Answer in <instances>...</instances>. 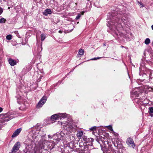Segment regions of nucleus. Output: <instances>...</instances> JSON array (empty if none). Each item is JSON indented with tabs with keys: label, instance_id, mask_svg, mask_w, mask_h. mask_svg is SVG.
<instances>
[{
	"label": "nucleus",
	"instance_id": "obj_1",
	"mask_svg": "<svg viewBox=\"0 0 153 153\" xmlns=\"http://www.w3.org/2000/svg\"><path fill=\"white\" fill-rule=\"evenodd\" d=\"M67 145L64 150L67 153H90L89 151L85 152L88 147L85 143H79V147L77 148L73 142H70Z\"/></svg>",
	"mask_w": 153,
	"mask_h": 153
},
{
	"label": "nucleus",
	"instance_id": "obj_2",
	"mask_svg": "<svg viewBox=\"0 0 153 153\" xmlns=\"http://www.w3.org/2000/svg\"><path fill=\"white\" fill-rule=\"evenodd\" d=\"M117 20H110L108 22L107 24V26L109 27L111 30H113L115 31L116 35L118 38H120L123 36V34L120 32H118L117 33L116 31V30H117L118 31V29L117 28V27H120L122 26L120 24L118 23Z\"/></svg>",
	"mask_w": 153,
	"mask_h": 153
},
{
	"label": "nucleus",
	"instance_id": "obj_3",
	"mask_svg": "<svg viewBox=\"0 0 153 153\" xmlns=\"http://www.w3.org/2000/svg\"><path fill=\"white\" fill-rule=\"evenodd\" d=\"M15 114L13 112H8L6 113L0 114V123H3L7 122L15 118Z\"/></svg>",
	"mask_w": 153,
	"mask_h": 153
},
{
	"label": "nucleus",
	"instance_id": "obj_4",
	"mask_svg": "<svg viewBox=\"0 0 153 153\" xmlns=\"http://www.w3.org/2000/svg\"><path fill=\"white\" fill-rule=\"evenodd\" d=\"M65 136V134L62 131H60L58 132L53 135V140H56V143H58L60 140L64 139Z\"/></svg>",
	"mask_w": 153,
	"mask_h": 153
},
{
	"label": "nucleus",
	"instance_id": "obj_5",
	"mask_svg": "<svg viewBox=\"0 0 153 153\" xmlns=\"http://www.w3.org/2000/svg\"><path fill=\"white\" fill-rule=\"evenodd\" d=\"M47 100V97L45 96H44L40 101L39 102L37 105L36 107L38 108H40L44 105Z\"/></svg>",
	"mask_w": 153,
	"mask_h": 153
},
{
	"label": "nucleus",
	"instance_id": "obj_6",
	"mask_svg": "<svg viewBox=\"0 0 153 153\" xmlns=\"http://www.w3.org/2000/svg\"><path fill=\"white\" fill-rule=\"evenodd\" d=\"M126 143L128 145L131 146L133 148L135 147V145L134 144L133 140V139L131 137H129L127 139Z\"/></svg>",
	"mask_w": 153,
	"mask_h": 153
},
{
	"label": "nucleus",
	"instance_id": "obj_7",
	"mask_svg": "<svg viewBox=\"0 0 153 153\" xmlns=\"http://www.w3.org/2000/svg\"><path fill=\"white\" fill-rule=\"evenodd\" d=\"M20 147V143L19 142H17L15 144L12 149L11 153H13L16 151H18Z\"/></svg>",
	"mask_w": 153,
	"mask_h": 153
},
{
	"label": "nucleus",
	"instance_id": "obj_8",
	"mask_svg": "<svg viewBox=\"0 0 153 153\" xmlns=\"http://www.w3.org/2000/svg\"><path fill=\"white\" fill-rule=\"evenodd\" d=\"M140 93L139 90L138 89L137 91H133L131 93V97L132 98H136L139 96L140 94Z\"/></svg>",
	"mask_w": 153,
	"mask_h": 153
},
{
	"label": "nucleus",
	"instance_id": "obj_9",
	"mask_svg": "<svg viewBox=\"0 0 153 153\" xmlns=\"http://www.w3.org/2000/svg\"><path fill=\"white\" fill-rule=\"evenodd\" d=\"M22 130L21 128H19L16 129L12 135V137L14 138L17 136L20 133Z\"/></svg>",
	"mask_w": 153,
	"mask_h": 153
},
{
	"label": "nucleus",
	"instance_id": "obj_10",
	"mask_svg": "<svg viewBox=\"0 0 153 153\" xmlns=\"http://www.w3.org/2000/svg\"><path fill=\"white\" fill-rule=\"evenodd\" d=\"M51 119L53 121L59 119V114H58L53 115L51 117Z\"/></svg>",
	"mask_w": 153,
	"mask_h": 153
},
{
	"label": "nucleus",
	"instance_id": "obj_11",
	"mask_svg": "<svg viewBox=\"0 0 153 153\" xmlns=\"http://www.w3.org/2000/svg\"><path fill=\"white\" fill-rule=\"evenodd\" d=\"M9 62L11 66H14L16 64V61L11 58L9 59Z\"/></svg>",
	"mask_w": 153,
	"mask_h": 153
},
{
	"label": "nucleus",
	"instance_id": "obj_12",
	"mask_svg": "<svg viewBox=\"0 0 153 153\" xmlns=\"http://www.w3.org/2000/svg\"><path fill=\"white\" fill-rule=\"evenodd\" d=\"M83 139L84 140L86 141V143L88 142L89 141L92 142L94 141V140L92 138H88L86 137L83 136Z\"/></svg>",
	"mask_w": 153,
	"mask_h": 153
},
{
	"label": "nucleus",
	"instance_id": "obj_13",
	"mask_svg": "<svg viewBox=\"0 0 153 153\" xmlns=\"http://www.w3.org/2000/svg\"><path fill=\"white\" fill-rule=\"evenodd\" d=\"M52 13L51 10L49 9H46L44 12L43 14L45 16H47L48 14H51Z\"/></svg>",
	"mask_w": 153,
	"mask_h": 153
},
{
	"label": "nucleus",
	"instance_id": "obj_14",
	"mask_svg": "<svg viewBox=\"0 0 153 153\" xmlns=\"http://www.w3.org/2000/svg\"><path fill=\"white\" fill-rule=\"evenodd\" d=\"M59 119L62 118H65L67 117V114L65 113L60 114L59 113Z\"/></svg>",
	"mask_w": 153,
	"mask_h": 153
},
{
	"label": "nucleus",
	"instance_id": "obj_15",
	"mask_svg": "<svg viewBox=\"0 0 153 153\" xmlns=\"http://www.w3.org/2000/svg\"><path fill=\"white\" fill-rule=\"evenodd\" d=\"M85 13L84 11H82V12L78 13L77 16L75 18V19H79L80 18L81 16L83 15Z\"/></svg>",
	"mask_w": 153,
	"mask_h": 153
},
{
	"label": "nucleus",
	"instance_id": "obj_16",
	"mask_svg": "<svg viewBox=\"0 0 153 153\" xmlns=\"http://www.w3.org/2000/svg\"><path fill=\"white\" fill-rule=\"evenodd\" d=\"M149 114L151 117H153V107H149Z\"/></svg>",
	"mask_w": 153,
	"mask_h": 153
},
{
	"label": "nucleus",
	"instance_id": "obj_17",
	"mask_svg": "<svg viewBox=\"0 0 153 153\" xmlns=\"http://www.w3.org/2000/svg\"><path fill=\"white\" fill-rule=\"evenodd\" d=\"M83 134V131H80L77 132L76 134V136L77 137L80 138L82 137Z\"/></svg>",
	"mask_w": 153,
	"mask_h": 153
},
{
	"label": "nucleus",
	"instance_id": "obj_18",
	"mask_svg": "<svg viewBox=\"0 0 153 153\" xmlns=\"http://www.w3.org/2000/svg\"><path fill=\"white\" fill-rule=\"evenodd\" d=\"M120 144L118 145L117 146L116 145V144H115V143H114V145L115 146L117 147V149H122L123 147V146L121 143H120Z\"/></svg>",
	"mask_w": 153,
	"mask_h": 153
},
{
	"label": "nucleus",
	"instance_id": "obj_19",
	"mask_svg": "<svg viewBox=\"0 0 153 153\" xmlns=\"http://www.w3.org/2000/svg\"><path fill=\"white\" fill-rule=\"evenodd\" d=\"M52 143L51 146H50L49 147V148L51 150L53 149V148H54L55 145H56L55 143L53 141H52Z\"/></svg>",
	"mask_w": 153,
	"mask_h": 153
},
{
	"label": "nucleus",
	"instance_id": "obj_20",
	"mask_svg": "<svg viewBox=\"0 0 153 153\" xmlns=\"http://www.w3.org/2000/svg\"><path fill=\"white\" fill-rule=\"evenodd\" d=\"M150 42V40L149 38H146L144 41V43L146 45H148L149 44Z\"/></svg>",
	"mask_w": 153,
	"mask_h": 153
},
{
	"label": "nucleus",
	"instance_id": "obj_21",
	"mask_svg": "<svg viewBox=\"0 0 153 153\" xmlns=\"http://www.w3.org/2000/svg\"><path fill=\"white\" fill-rule=\"evenodd\" d=\"M17 100V102L18 103H19V102H21V97L20 95H18L16 97Z\"/></svg>",
	"mask_w": 153,
	"mask_h": 153
},
{
	"label": "nucleus",
	"instance_id": "obj_22",
	"mask_svg": "<svg viewBox=\"0 0 153 153\" xmlns=\"http://www.w3.org/2000/svg\"><path fill=\"white\" fill-rule=\"evenodd\" d=\"M84 52V50L82 49H79V52L78 54L80 55H82Z\"/></svg>",
	"mask_w": 153,
	"mask_h": 153
},
{
	"label": "nucleus",
	"instance_id": "obj_23",
	"mask_svg": "<svg viewBox=\"0 0 153 153\" xmlns=\"http://www.w3.org/2000/svg\"><path fill=\"white\" fill-rule=\"evenodd\" d=\"M46 38V36L44 34H42L41 35V40L43 41Z\"/></svg>",
	"mask_w": 153,
	"mask_h": 153
},
{
	"label": "nucleus",
	"instance_id": "obj_24",
	"mask_svg": "<svg viewBox=\"0 0 153 153\" xmlns=\"http://www.w3.org/2000/svg\"><path fill=\"white\" fill-rule=\"evenodd\" d=\"M132 100H134L135 102H136L137 104H139L140 102V101L138 98H135L134 99V98H133V99L132 98Z\"/></svg>",
	"mask_w": 153,
	"mask_h": 153
},
{
	"label": "nucleus",
	"instance_id": "obj_25",
	"mask_svg": "<svg viewBox=\"0 0 153 153\" xmlns=\"http://www.w3.org/2000/svg\"><path fill=\"white\" fill-rule=\"evenodd\" d=\"M23 153H30L29 150L26 148L23 150Z\"/></svg>",
	"mask_w": 153,
	"mask_h": 153
},
{
	"label": "nucleus",
	"instance_id": "obj_26",
	"mask_svg": "<svg viewBox=\"0 0 153 153\" xmlns=\"http://www.w3.org/2000/svg\"><path fill=\"white\" fill-rule=\"evenodd\" d=\"M6 39L8 40H10L12 39V36L11 35H7L6 36Z\"/></svg>",
	"mask_w": 153,
	"mask_h": 153
},
{
	"label": "nucleus",
	"instance_id": "obj_27",
	"mask_svg": "<svg viewBox=\"0 0 153 153\" xmlns=\"http://www.w3.org/2000/svg\"><path fill=\"white\" fill-rule=\"evenodd\" d=\"M96 126H94L90 128L89 129L91 131H94L96 129Z\"/></svg>",
	"mask_w": 153,
	"mask_h": 153
},
{
	"label": "nucleus",
	"instance_id": "obj_28",
	"mask_svg": "<svg viewBox=\"0 0 153 153\" xmlns=\"http://www.w3.org/2000/svg\"><path fill=\"white\" fill-rule=\"evenodd\" d=\"M111 150L112 153H120L119 152L116 151L114 149H112Z\"/></svg>",
	"mask_w": 153,
	"mask_h": 153
},
{
	"label": "nucleus",
	"instance_id": "obj_29",
	"mask_svg": "<svg viewBox=\"0 0 153 153\" xmlns=\"http://www.w3.org/2000/svg\"><path fill=\"white\" fill-rule=\"evenodd\" d=\"M137 3H138V4L140 5V7H143L144 6L143 4L141 2L138 1Z\"/></svg>",
	"mask_w": 153,
	"mask_h": 153
},
{
	"label": "nucleus",
	"instance_id": "obj_30",
	"mask_svg": "<svg viewBox=\"0 0 153 153\" xmlns=\"http://www.w3.org/2000/svg\"><path fill=\"white\" fill-rule=\"evenodd\" d=\"M116 143H115V144H116V145L117 146L118 145L120 144V143H121V142L119 140H117L116 141Z\"/></svg>",
	"mask_w": 153,
	"mask_h": 153
},
{
	"label": "nucleus",
	"instance_id": "obj_31",
	"mask_svg": "<svg viewBox=\"0 0 153 153\" xmlns=\"http://www.w3.org/2000/svg\"><path fill=\"white\" fill-rule=\"evenodd\" d=\"M102 57H95V58H92L91 59V60H97V59H100V58H102Z\"/></svg>",
	"mask_w": 153,
	"mask_h": 153
},
{
	"label": "nucleus",
	"instance_id": "obj_32",
	"mask_svg": "<svg viewBox=\"0 0 153 153\" xmlns=\"http://www.w3.org/2000/svg\"><path fill=\"white\" fill-rule=\"evenodd\" d=\"M108 128L109 129L110 131H113L112 127V126H107Z\"/></svg>",
	"mask_w": 153,
	"mask_h": 153
},
{
	"label": "nucleus",
	"instance_id": "obj_33",
	"mask_svg": "<svg viewBox=\"0 0 153 153\" xmlns=\"http://www.w3.org/2000/svg\"><path fill=\"white\" fill-rule=\"evenodd\" d=\"M15 33L16 34V36L18 37H19V33L18 32V31H15Z\"/></svg>",
	"mask_w": 153,
	"mask_h": 153
},
{
	"label": "nucleus",
	"instance_id": "obj_34",
	"mask_svg": "<svg viewBox=\"0 0 153 153\" xmlns=\"http://www.w3.org/2000/svg\"><path fill=\"white\" fill-rule=\"evenodd\" d=\"M6 20H0V23H4L6 22Z\"/></svg>",
	"mask_w": 153,
	"mask_h": 153
},
{
	"label": "nucleus",
	"instance_id": "obj_35",
	"mask_svg": "<svg viewBox=\"0 0 153 153\" xmlns=\"http://www.w3.org/2000/svg\"><path fill=\"white\" fill-rule=\"evenodd\" d=\"M110 13L108 14V16H109V17L108 18V19H111L112 18H113L112 17V16H113L111 15V17H110Z\"/></svg>",
	"mask_w": 153,
	"mask_h": 153
},
{
	"label": "nucleus",
	"instance_id": "obj_36",
	"mask_svg": "<svg viewBox=\"0 0 153 153\" xmlns=\"http://www.w3.org/2000/svg\"><path fill=\"white\" fill-rule=\"evenodd\" d=\"M3 11V9L1 7H0V14H1Z\"/></svg>",
	"mask_w": 153,
	"mask_h": 153
},
{
	"label": "nucleus",
	"instance_id": "obj_37",
	"mask_svg": "<svg viewBox=\"0 0 153 153\" xmlns=\"http://www.w3.org/2000/svg\"><path fill=\"white\" fill-rule=\"evenodd\" d=\"M37 136H38V135H36V134H35V135L34 136H32V138L34 139H36V138L37 137Z\"/></svg>",
	"mask_w": 153,
	"mask_h": 153
},
{
	"label": "nucleus",
	"instance_id": "obj_38",
	"mask_svg": "<svg viewBox=\"0 0 153 153\" xmlns=\"http://www.w3.org/2000/svg\"><path fill=\"white\" fill-rule=\"evenodd\" d=\"M53 135H48V137L49 138H53Z\"/></svg>",
	"mask_w": 153,
	"mask_h": 153
},
{
	"label": "nucleus",
	"instance_id": "obj_39",
	"mask_svg": "<svg viewBox=\"0 0 153 153\" xmlns=\"http://www.w3.org/2000/svg\"><path fill=\"white\" fill-rule=\"evenodd\" d=\"M4 125V124L2 125L0 124V129H1L3 127V126Z\"/></svg>",
	"mask_w": 153,
	"mask_h": 153
},
{
	"label": "nucleus",
	"instance_id": "obj_40",
	"mask_svg": "<svg viewBox=\"0 0 153 153\" xmlns=\"http://www.w3.org/2000/svg\"><path fill=\"white\" fill-rule=\"evenodd\" d=\"M55 20V22L53 21V22L56 24L59 22V21H57V20Z\"/></svg>",
	"mask_w": 153,
	"mask_h": 153
},
{
	"label": "nucleus",
	"instance_id": "obj_41",
	"mask_svg": "<svg viewBox=\"0 0 153 153\" xmlns=\"http://www.w3.org/2000/svg\"><path fill=\"white\" fill-rule=\"evenodd\" d=\"M3 110V108H2L0 107V113H1Z\"/></svg>",
	"mask_w": 153,
	"mask_h": 153
},
{
	"label": "nucleus",
	"instance_id": "obj_42",
	"mask_svg": "<svg viewBox=\"0 0 153 153\" xmlns=\"http://www.w3.org/2000/svg\"><path fill=\"white\" fill-rule=\"evenodd\" d=\"M42 43H41V50H40V51H42Z\"/></svg>",
	"mask_w": 153,
	"mask_h": 153
},
{
	"label": "nucleus",
	"instance_id": "obj_43",
	"mask_svg": "<svg viewBox=\"0 0 153 153\" xmlns=\"http://www.w3.org/2000/svg\"><path fill=\"white\" fill-rule=\"evenodd\" d=\"M73 30V29H72L71 30H68V31H69V32H71V31H72V30Z\"/></svg>",
	"mask_w": 153,
	"mask_h": 153
},
{
	"label": "nucleus",
	"instance_id": "obj_44",
	"mask_svg": "<svg viewBox=\"0 0 153 153\" xmlns=\"http://www.w3.org/2000/svg\"><path fill=\"white\" fill-rule=\"evenodd\" d=\"M59 33H62V31H61V30H59Z\"/></svg>",
	"mask_w": 153,
	"mask_h": 153
},
{
	"label": "nucleus",
	"instance_id": "obj_45",
	"mask_svg": "<svg viewBox=\"0 0 153 153\" xmlns=\"http://www.w3.org/2000/svg\"><path fill=\"white\" fill-rule=\"evenodd\" d=\"M151 27H152V29L153 30V25H152Z\"/></svg>",
	"mask_w": 153,
	"mask_h": 153
},
{
	"label": "nucleus",
	"instance_id": "obj_46",
	"mask_svg": "<svg viewBox=\"0 0 153 153\" xmlns=\"http://www.w3.org/2000/svg\"><path fill=\"white\" fill-rule=\"evenodd\" d=\"M103 45L104 46H106V44H103Z\"/></svg>",
	"mask_w": 153,
	"mask_h": 153
},
{
	"label": "nucleus",
	"instance_id": "obj_47",
	"mask_svg": "<svg viewBox=\"0 0 153 153\" xmlns=\"http://www.w3.org/2000/svg\"><path fill=\"white\" fill-rule=\"evenodd\" d=\"M0 19H5L4 18H1Z\"/></svg>",
	"mask_w": 153,
	"mask_h": 153
},
{
	"label": "nucleus",
	"instance_id": "obj_48",
	"mask_svg": "<svg viewBox=\"0 0 153 153\" xmlns=\"http://www.w3.org/2000/svg\"><path fill=\"white\" fill-rule=\"evenodd\" d=\"M150 88L151 89V90H152V88L151 87H150L149 88H148L149 89Z\"/></svg>",
	"mask_w": 153,
	"mask_h": 153
},
{
	"label": "nucleus",
	"instance_id": "obj_49",
	"mask_svg": "<svg viewBox=\"0 0 153 153\" xmlns=\"http://www.w3.org/2000/svg\"><path fill=\"white\" fill-rule=\"evenodd\" d=\"M130 39L129 38H128L127 40H130Z\"/></svg>",
	"mask_w": 153,
	"mask_h": 153
},
{
	"label": "nucleus",
	"instance_id": "obj_50",
	"mask_svg": "<svg viewBox=\"0 0 153 153\" xmlns=\"http://www.w3.org/2000/svg\"><path fill=\"white\" fill-rule=\"evenodd\" d=\"M36 126H34V127H33V129H34V128H36Z\"/></svg>",
	"mask_w": 153,
	"mask_h": 153
},
{
	"label": "nucleus",
	"instance_id": "obj_51",
	"mask_svg": "<svg viewBox=\"0 0 153 153\" xmlns=\"http://www.w3.org/2000/svg\"><path fill=\"white\" fill-rule=\"evenodd\" d=\"M70 25L71 26H72V25Z\"/></svg>",
	"mask_w": 153,
	"mask_h": 153
},
{
	"label": "nucleus",
	"instance_id": "obj_52",
	"mask_svg": "<svg viewBox=\"0 0 153 153\" xmlns=\"http://www.w3.org/2000/svg\"><path fill=\"white\" fill-rule=\"evenodd\" d=\"M150 76H151V75L150 74V75H149V77H150Z\"/></svg>",
	"mask_w": 153,
	"mask_h": 153
},
{
	"label": "nucleus",
	"instance_id": "obj_53",
	"mask_svg": "<svg viewBox=\"0 0 153 153\" xmlns=\"http://www.w3.org/2000/svg\"><path fill=\"white\" fill-rule=\"evenodd\" d=\"M121 47H123V46H122Z\"/></svg>",
	"mask_w": 153,
	"mask_h": 153
}]
</instances>
